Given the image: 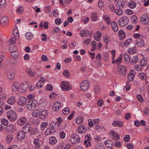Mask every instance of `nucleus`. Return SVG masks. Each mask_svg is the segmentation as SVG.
Segmentation results:
<instances>
[{"mask_svg": "<svg viewBox=\"0 0 149 149\" xmlns=\"http://www.w3.org/2000/svg\"><path fill=\"white\" fill-rule=\"evenodd\" d=\"M13 138L10 136H7L6 138V141L8 143H10L13 140Z\"/></svg>", "mask_w": 149, "mask_h": 149, "instance_id": "obj_63", "label": "nucleus"}, {"mask_svg": "<svg viewBox=\"0 0 149 149\" xmlns=\"http://www.w3.org/2000/svg\"><path fill=\"white\" fill-rule=\"evenodd\" d=\"M144 113L146 115H149V109L147 107L145 108L144 110Z\"/></svg>", "mask_w": 149, "mask_h": 149, "instance_id": "obj_59", "label": "nucleus"}, {"mask_svg": "<svg viewBox=\"0 0 149 149\" xmlns=\"http://www.w3.org/2000/svg\"><path fill=\"white\" fill-rule=\"evenodd\" d=\"M61 106L53 105V109L54 111H58L61 109Z\"/></svg>", "mask_w": 149, "mask_h": 149, "instance_id": "obj_48", "label": "nucleus"}, {"mask_svg": "<svg viewBox=\"0 0 149 149\" xmlns=\"http://www.w3.org/2000/svg\"><path fill=\"white\" fill-rule=\"evenodd\" d=\"M145 74L143 73H139L138 74L139 77L141 79L144 80L146 79V77L145 76Z\"/></svg>", "mask_w": 149, "mask_h": 149, "instance_id": "obj_47", "label": "nucleus"}, {"mask_svg": "<svg viewBox=\"0 0 149 149\" xmlns=\"http://www.w3.org/2000/svg\"><path fill=\"white\" fill-rule=\"evenodd\" d=\"M56 123H54V122L53 123H51L50 124V126H51L49 129L54 130V128L56 127Z\"/></svg>", "mask_w": 149, "mask_h": 149, "instance_id": "obj_57", "label": "nucleus"}, {"mask_svg": "<svg viewBox=\"0 0 149 149\" xmlns=\"http://www.w3.org/2000/svg\"><path fill=\"white\" fill-rule=\"evenodd\" d=\"M25 133L23 131H20L17 134V139L19 140H22L25 137Z\"/></svg>", "mask_w": 149, "mask_h": 149, "instance_id": "obj_10", "label": "nucleus"}, {"mask_svg": "<svg viewBox=\"0 0 149 149\" xmlns=\"http://www.w3.org/2000/svg\"><path fill=\"white\" fill-rule=\"evenodd\" d=\"M137 44L140 47H142L144 45V41L141 38L137 39Z\"/></svg>", "mask_w": 149, "mask_h": 149, "instance_id": "obj_24", "label": "nucleus"}, {"mask_svg": "<svg viewBox=\"0 0 149 149\" xmlns=\"http://www.w3.org/2000/svg\"><path fill=\"white\" fill-rule=\"evenodd\" d=\"M8 22V19L6 17H3L1 19V23L4 24V25H7Z\"/></svg>", "mask_w": 149, "mask_h": 149, "instance_id": "obj_23", "label": "nucleus"}, {"mask_svg": "<svg viewBox=\"0 0 149 149\" xmlns=\"http://www.w3.org/2000/svg\"><path fill=\"white\" fill-rule=\"evenodd\" d=\"M138 59V58L137 56H135L132 58L131 63L132 64L134 65L137 63Z\"/></svg>", "mask_w": 149, "mask_h": 149, "instance_id": "obj_35", "label": "nucleus"}, {"mask_svg": "<svg viewBox=\"0 0 149 149\" xmlns=\"http://www.w3.org/2000/svg\"><path fill=\"white\" fill-rule=\"evenodd\" d=\"M103 18L104 19L107 21V24L108 25H109L110 24L111 20L109 17L107 15H105L103 17Z\"/></svg>", "mask_w": 149, "mask_h": 149, "instance_id": "obj_32", "label": "nucleus"}, {"mask_svg": "<svg viewBox=\"0 0 149 149\" xmlns=\"http://www.w3.org/2000/svg\"><path fill=\"white\" fill-rule=\"evenodd\" d=\"M7 116L11 121H14L16 119V113L13 110H10L8 111L7 113Z\"/></svg>", "mask_w": 149, "mask_h": 149, "instance_id": "obj_1", "label": "nucleus"}, {"mask_svg": "<svg viewBox=\"0 0 149 149\" xmlns=\"http://www.w3.org/2000/svg\"><path fill=\"white\" fill-rule=\"evenodd\" d=\"M71 140L73 143L77 144L80 142V138L77 134H74L71 136Z\"/></svg>", "mask_w": 149, "mask_h": 149, "instance_id": "obj_6", "label": "nucleus"}, {"mask_svg": "<svg viewBox=\"0 0 149 149\" xmlns=\"http://www.w3.org/2000/svg\"><path fill=\"white\" fill-rule=\"evenodd\" d=\"M15 102V98L14 96H11L9 97L7 100L8 103L10 105L13 104Z\"/></svg>", "mask_w": 149, "mask_h": 149, "instance_id": "obj_18", "label": "nucleus"}, {"mask_svg": "<svg viewBox=\"0 0 149 149\" xmlns=\"http://www.w3.org/2000/svg\"><path fill=\"white\" fill-rule=\"evenodd\" d=\"M103 40L104 42L107 43H108L110 41L109 39L107 36L104 37Z\"/></svg>", "mask_w": 149, "mask_h": 149, "instance_id": "obj_56", "label": "nucleus"}, {"mask_svg": "<svg viewBox=\"0 0 149 149\" xmlns=\"http://www.w3.org/2000/svg\"><path fill=\"white\" fill-rule=\"evenodd\" d=\"M89 85V81L88 80L83 81L80 84V88L81 90L83 91H87Z\"/></svg>", "mask_w": 149, "mask_h": 149, "instance_id": "obj_3", "label": "nucleus"}, {"mask_svg": "<svg viewBox=\"0 0 149 149\" xmlns=\"http://www.w3.org/2000/svg\"><path fill=\"white\" fill-rule=\"evenodd\" d=\"M97 16L96 13H93L91 14V19L92 21H95L97 19Z\"/></svg>", "mask_w": 149, "mask_h": 149, "instance_id": "obj_26", "label": "nucleus"}, {"mask_svg": "<svg viewBox=\"0 0 149 149\" xmlns=\"http://www.w3.org/2000/svg\"><path fill=\"white\" fill-rule=\"evenodd\" d=\"M100 121V120L99 119H95L93 120V125H96V126L95 127V128L96 130L98 129L99 128V127L98 126V125Z\"/></svg>", "mask_w": 149, "mask_h": 149, "instance_id": "obj_34", "label": "nucleus"}, {"mask_svg": "<svg viewBox=\"0 0 149 149\" xmlns=\"http://www.w3.org/2000/svg\"><path fill=\"white\" fill-rule=\"evenodd\" d=\"M128 22V18L127 17L124 16L119 19L118 23L120 26H124L127 25Z\"/></svg>", "mask_w": 149, "mask_h": 149, "instance_id": "obj_4", "label": "nucleus"}, {"mask_svg": "<svg viewBox=\"0 0 149 149\" xmlns=\"http://www.w3.org/2000/svg\"><path fill=\"white\" fill-rule=\"evenodd\" d=\"M13 84V85L12 86L13 90V91L15 92L18 89L19 85L17 82H15Z\"/></svg>", "mask_w": 149, "mask_h": 149, "instance_id": "obj_27", "label": "nucleus"}, {"mask_svg": "<svg viewBox=\"0 0 149 149\" xmlns=\"http://www.w3.org/2000/svg\"><path fill=\"white\" fill-rule=\"evenodd\" d=\"M27 102H28L27 98L24 97H20L17 101L18 104L21 106H22L26 104Z\"/></svg>", "mask_w": 149, "mask_h": 149, "instance_id": "obj_8", "label": "nucleus"}, {"mask_svg": "<svg viewBox=\"0 0 149 149\" xmlns=\"http://www.w3.org/2000/svg\"><path fill=\"white\" fill-rule=\"evenodd\" d=\"M26 121L27 119L25 117H21L18 120L17 124L19 125L23 126L26 123Z\"/></svg>", "mask_w": 149, "mask_h": 149, "instance_id": "obj_11", "label": "nucleus"}, {"mask_svg": "<svg viewBox=\"0 0 149 149\" xmlns=\"http://www.w3.org/2000/svg\"><path fill=\"white\" fill-rule=\"evenodd\" d=\"M41 59L42 61L45 62H47L48 60V59L47 57V56H46L44 55H42V56Z\"/></svg>", "mask_w": 149, "mask_h": 149, "instance_id": "obj_53", "label": "nucleus"}, {"mask_svg": "<svg viewBox=\"0 0 149 149\" xmlns=\"http://www.w3.org/2000/svg\"><path fill=\"white\" fill-rule=\"evenodd\" d=\"M116 13L118 15H120L123 14V11L119 9H116L115 11Z\"/></svg>", "mask_w": 149, "mask_h": 149, "instance_id": "obj_49", "label": "nucleus"}, {"mask_svg": "<svg viewBox=\"0 0 149 149\" xmlns=\"http://www.w3.org/2000/svg\"><path fill=\"white\" fill-rule=\"evenodd\" d=\"M17 51V47L15 45H13L10 47L9 51L10 53L13 52Z\"/></svg>", "mask_w": 149, "mask_h": 149, "instance_id": "obj_36", "label": "nucleus"}, {"mask_svg": "<svg viewBox=\"0 0 149 149\" xmlns=\"http://www.w3.org/2000/svg\"><path fill=\"white\" fill-rule=\"evenodd\" d=\"M65 133L63 131H61L60 133V136L62 139L65 138Z\"/></svg>", "mask_w": 149, "mask_h": 149, "instance_id": "obj_60", "label": "nucleus"}, {"mask_svg": "<svg viewBox=\"0 0 149 149\" xmlns=\"http://www.w3.org/2000/svg\"><path fill=\"white\" fill-rule=\"evenodd\" d=\"M24 11V8L22 6L18 8L17 10V12L19 13L22 14Z\"/></svg>", "mask_w": 149, "mask_h": 149, "instance_id": "obj_46", "label": "nucleus"}, {"mask_svg": "<svg viewBox=\"0 0 149 149\" xmlns=\"http://www.w3.org/2000/svg\"><path fill=\"white\" fill-rule=\"evenodd\" d=\"M116 6L119 9H122L124 7V3L121 1H119L116 4Z\"/></svg>", "mask_w": 149, "mask_h": 149, "instance_id": "obj_20", "label": "nucleus"}, {"mask_svg": "<svg viewBox=\"0 0 149 149\" xmlns=\"http://www.w3.org/2000/svg\"><path fill=\"white\" fill-rule=\"evenodd\" d=\"M50 8V7L49 6L45 7L44 8V11L45 12V13H48L49 12Z\"/></svg>", "mask_w": 149, "mask_h": 149, "instance_id": "obj_62", "label": "nucleus"}, {"mask_svg": "<svg viewBox=\"0 0 149 149\" xmlns=\"http://www.w3.org/2000/svg\"><path fill=\"white\" fill-rule=\"evenodd\" d=\"M51 134L52 133L51 132L50 129L49 128H47L45 132V134L46 135H48Z\"/></svg>", "mask_w": 149, "mask_h": 149, "instance_id": "obj_64", "label": "nucleus"}, {"mask_svg": "<svg viewBox=\"0 0 149 149\" xmlns=\"http://www.w3.org/2000/svg\"><path fill=\"white\" fill-rule=\"evenodd\" d=\"M15 76V74H14L13 72H9L7 75L8 78L10 79L11 80L14 79Z\"/></svg>", "mask_w": 149, "mask_h": 149, "instance_id": "obj_42", "label": "nucleus"}, {"mask_svg": "<svg viewBox=\"0 0 149 149\" xmlns=\"http://www.w3.org/2000/svg\"><path fill=\"white\" fill-rule=\"evenodd\" d=\"M114 127H121L123 126V122L119 120H114L112 124Z\"/></svg>", "mask_w": 149, "mask_h": 149, "instance_id": "obj_15", "label": "nucleus"}, {"mask_svg": "<svg viewBox=\"0 0 149 149\" xmlns=\"http://www.w3.org/2000/svg\"><path fill=\"white\" fill-rule=\"evenodd\" d=\"M48 112L47 110H42L39 113V118L42 120L45 119L47 117Z\"/></svg>", "mask_w": 149, "mask_h": 149, "instance_id": "obj_9", "label": "nucleus"}, {"mask_svg": "<svg viewBox=\"0 0 149 149\" xmlns=\"http://www.w3.org/2000/svg\"><path fill=\"white\" fill-rule=\"evenodd\" d=\"M48 125V123L46 122H42L41 125V128L42 130H45L46 127Z\"/></svg>", "mask_w": 149, "mask_h": 149, "instance_id": "obj_38", "label": "nucleus"}, {"mask_svg": "<svg viewBox=\"0 0 149 149\" xmlns=\"http://www.w3.org/2000/svg\"><path fill=\"white\" fill-rule=\"evenodd\" d=\"M134 77V74H132L129 73L128 76V79L130 81H132L133 80Z\"/></svg>", "mask_w": 149, "mask_h": 149, "instance_id": "obj_40", "label": "nucleus"}, {"mask_svg": "<svg viewBox=\"0 0 149 149\" xmlns=\"http://www.w3.org/2000/svg\"><path fill=\"white\" fill-rule=\"evenodd\" d=\"M95 149H104V146L102 143L97 144L95 146Z\"/></svg>", "mask_w": 149, "mask_h": 149, "instance_id": "obj_31", "label": "nucleus"}, {"mask_svg": "<svg viewBox=\"0 0 149 149\" xmlns=\"http://www.w3.org/2000/svg\"><path fill=\"white\" fill-rule=\"evenodd\" d=\"M37 104V101L35 100H29L28 101L26 106L27 108L29 110H33L36 107Z\"/></svg>", "mask_w": 149, "mask_h": 149, "instance_id": "obj_2", "label": "nucleus"}, {"mask_svg": "<svg viewBox=\"0 0 149 149\" xmlns=\"http://www.w3.org/2000/svg\"><path fill=\"white\" fill-rule=\"evenodd\" d=\"M30 129L31 130V131H30V132H31V133L32 134H33L36 133L37 131V129L35 127L32 128L31 127V128H30Z\"/></svg>", "mask_w": 149, "mask_h": 149, "instance_id": "obj_51", "label": "nucleus"}, {"mask_svg": "<svg viewBox=\"0 0 149 149\" xmlns=\"http://www.w3.org/2000/svg\"><path fill=\"white\" fill-rule=\"evenodd\" d=\"M84 118L81 116L77 117L75 119V122L77 124L81 123L84 121Z\"/></svg>", "mask_w": 149, "mask_h": 149, "instance_id": "obj_22", "label": "nucleus"}, {"mask_svg": "<svg viewBox=\"0 0 149 149\" xmlns=\"http://www.w3.org/2000/svg\"><path fill=\"white\" fill-rule=\"evenodd\" d=\"M39 113L38 110H34L32 113V116L33 117H36L38 114L39 115Z\"/></svg>", "mask_w": 149, "mask_h": 149, "instance_id": "obj_44", "label": "nucleus"}, {"mask_svg": "<svg viewBox=\"0 0 149 149\" xmlns=\"http://www.w3.org/2000/svg\"><path fill=\"white\" fill-rule=\"evenodd\" d=\"M61 88L64 91L69 90L70 89V87L69 84V83L67 81H63L60 84Z\"/></svg>", "mask_w": 149, "mask_h": 149, "instance_id": "obj_5", "label": "nucleus"}, {"mask_svg": "<svg viewBox=\"0 0 149 149\" xmlns=\"http://www.w3.org/2000/svg\"><path fill=\"white\" fill-rule=\"evenodd\" d=\"M1 123L2 125L6 126L8 125V120L5 118H3L1 120Z\"/></svg>", "mask_w": 149, "mask_h": 149, "instance_id": "obj_43", "label": "nucleus"}, {"mask_svg": "<svg viewBox=\"0 0 149 149\" xmlns=\"http://www.w3.org/2000/svg\"><path fill=\"white\" fill-rule=\"evenodd\" d=\"M141 22L145 24H147L149 22L148 16L146 15H143L141 19Z\"/></svg>", "mask_w": 149, "mask_h": 149, "instance_id": "obj_14", "label": "nucleus"}, {"mask_svg": "<svg viewBox=\"0 0 149 149\" xmlns=\"http://www.w3.org/2000/svg\"><path fill=\"white\" fill-rule=\"evenodd\" d=\"M10 53L11 56L14 58H17L19 55V52L17 51Z\"/></svg>", "mask_w": 149, "mask_h": 149, "instance_id": "obj_33", "label": "nucleus"}, {"mask_svg": "<svg viewBox=\"0 0 149 149\" xmlns=\"http://www.w3.org/2000/svg\"><path fill=\"white\" fill-rule=\"evenodd\" d=\"M72 0H59L60 3L61 5L64 4L63 2L66 3H69Z\"/></svg>", "mask_w": 149, "mask_h": 149, "instance_id": "obj_45", "label": "nucleus"}, {"mask_svg": "<svg viewBox=\"0 0 149 149\" xmlns=\"http://www.w3.org/2000/svg\"><path fill=\"white\" fill-rule=\"evenodd\" d=\"M57 140L54 136H52L49 139V143L52 145L55 144L57 142Z\"/></svg>", "mask_w": 149, "mask_h": 149, "instance_id": "obj_17", "label": "nucleus"}, {"mask_svg": "<svg viewBox=\"0 0 149 149\" xmlns=\"http://www.w3.org/2000/svg\"><path fill=\"white\" fill-rule=\"evenodd\" d=\"M93 33L92 31L90 32L88 30H84L80 31L79 35L81 37H86L92 36Z\"/></svg>", "mask_w": 149, "mask_h": 149, "instance_id": "obj_7", "label": "nucleus"}, {"mask_svg": "<svg viewBox=\"0 0 149 149\" xmlns=\"http://www.w3.org/2000/svg\"><path fill=\"white\" fill-rule=\"evenodd\" d=\"M110 133L111 134L113 139L115 140H118L120 139V136L114 130H111Z\"/></svg>", "mask_w": 149, "mask_h": 149, "instance_id": "obj_12", "label": "nucleus"}, {"mask_svg": "<svg viewBox=\"0 0 149 149\" xmlns=\"http://www.w3.org/2000/svg\"><path fill=\"white\" fill-rule=\"evenodd\" d=\"M137 98L138 100L140 102H142L143 101V97L140 94L138 95H137Z\"/></svg>", "mask_w": 149, "mask_h": 149, "instance_id": "obj_50", "label": "nucleus"}, {"mask_svg": "<svg viewBox=\"0 0 149 149\" xmlns=\"http://www.w3.org/2000/svg\"><path fill=\"white\" fill-rule=\"evenodd\" d=\"M31 126L30 125H25L22 128V131L25 133V134L30 132L31 131L30 130Z\"/></svg>", "mask_w": 149, "mask_h": 149, "instance_id": "obj_21", "label": "nucleus"}, {"mask_svg": "<svg viewBox=\"0 0 149 149\" xmlns=\"http://www.w3.org/2000/svg\"><path fill=\"white\" fill-rule=\"evenodd\" d=\"M104 143L106 147L109 148L111 147L113 144V142L110 140H107L105 141Z\"/></svg>", "mask_w": 149, "mask_h": 149, "instance_id": "obj_19", "label": "nucleus"}, {"mask_svg": "<svg viewBox=\"0 0 149 149\" xmlns=\"http://www.w3.org/2000/svg\"><path fill=\"white\" fill-rule=\"evenodd\" d=\"M25 37L28 40L31 39L33 37V35L30 32H28L25 34Z\"/></svg>", "mask_w": 149, "mask_h": 149, "instance_id": "obj_29", "label": "nucleus"}, {"mask_svg": "<svg viewBox=\"0 0 149 149\" xmlns=\"http://www.w3.org/2000/svg\"><path fill=\"white\" fill-rule=\"evenodd\" d=\"M26 72L29 74V75L31 77H33L35 75V72L34 71H32L31 69H27Z\"/></svg>", "mask_w": 149, "mask_h": 149, "instance_id": "obj_37", "label": "nucleus"}, {"mask_svg": "<svg viewBox=\"0 0 149 149\" xmlns=\"http://www.w3.org/2000/svg\"><path fill=\"white\" fill-rule=\"evenodd\" d=\"M128 5L129 8L131 9H133L136 7V4L134 2L131 1L130 3H128Z\"/></svg>", "mask_w": 149, "mask_h": 149, "instance_id": "obj_28", "label": "nucleus"}, {"mask_svg": "<svg viewBox=\"0 0 149 149\" xmlns=\"http://www.w3.org/2000/svg\"><path fill=\"white\" fill-rule=\"evenodd\" d=\"M46 89L47 90L52 91L53 90V87L51 85L48 84L46 88Z\"/></svg>", "mask_w": 149, "mask_h": 149, "instance_id": "obj_52", "label": "nucleus"}, {"mask_svg": "<svg viewBox=\"0 0 149 149\" xmlns=\"http://www.w3.org/2000/svg\"><path fill=\"white\" fill-rule=\"evenodd\" d=\"M77 130L79 133L83 134L86 132L87 129L85 126L81 125L79 126Z\"/></svg>", "mask_w": 149, "mask_h": 149, "instance_id": "obj_13", "label": "nucleus"}, {"mask_svg": "<svg viewBox=\"0 0 149 149\" xmlns=\"http://www.w3.org/2000/svg\"><path fill=\"white\" fill-rule=\"evenodd\" d=\"M111 26L112 29L114 32H116L118 31V27L116 22L113 21L111 24Z\"/></svg>", "mask_w": 149, "mask_h": 149, "instance_id": "obj_16", "label": "nucleus"}, {"mask_svg": "<svg viewBox=\"0 0 149 149\" xmlns=\"http://www.w3.org/2000/svg\"><path fill=\"white\" fill-rule=\"evenodd\" d=\"M63 74L65 77L67 78H69L70 76V72L67 70H65L63 71Z\"/></svg>", "mask_w": 149, "mask_h": 149, "instance_id": "obj_30", "label": "nucleus"}, {"mask_svg": "<svg viewBox=\"0 0 149 149\" xmlns=\"http://www.w3.org/2000/svg\"><path fill=\"white\" fill-rule=\"evenodd\" d=\"M90 136L91 135H90L89 136H88V135H86L85 136L86 140L84 141V145L87 148L88 147V145L87 143H88V141H91V138L90 137Z\"/></svg>", "mask_w": 149, "mask_h": 149, "instance_id": "obj_25", "label": "nucleus"}, {"mask_svg": "<svg viewBox=\"0 0 149 149\" xmlns=\"http://www.w3.org/2000/svg\"><path fill=\"white\" fill-rule=\"evenodd\" d=\"M62 112L65 115H68L70 113V110L68 107H65L63 109Z\"/></svg>", "mask_w": 149, "mask_h": 149, "instance_id": "obj_39", "label": "nucleus"}, {"mask_svg": "<svg viewBox=\"0 0 149 149\" xmlns=\"http://www.w3.org/2000/svg\"><path fill=\"white\" fill-rule=\"evenodd\" d=\"M60 29L58 27L55 28L54 29V30L52 31L53 33H54L55 32L57 33L60 31Z\"/></svg>", "mask_w": 149, "mask_h": 149, "instance_id": "obj_61", "label": "nucleus"}, {"mask_svg": "<svg viewBox=\"0 0 149 149\" xmlns=\"http://www.w3.org/2000/svg\"><path fill=\"white\" fill-rule=\"evenodd\" d=\"M61 22V20L59 18H57L55 20V23L57 25L60 24Z\"/></svg>", "mask_w": 149, "mask_h": 149, "instance_id": "obj_55", "label": "nucleus"}, {"mask_svg": "<svg viewBox=\"0 0 149 149\" xmlns=\"http://www.w3.org/2000/svg\"><path fill=\"white\" fill-rule=\"evenodd\" d=\"M122 55L120 54L119 55L118 57L117 58L116 61V63L117 65L120 64L121 63V61H122Z\"/></svg>", "mask_w": 149, "mask_h": 149, "instance_id": "obj_41", "label": "nucleus"}, {"mask_svg": "<svg viewBox=\"0 0 149 149\" xmlns=\"http://www.w3.org/2000/svg\"><path fill=\"white\" fill-rule=\"evenodd\" d=\"M94 91L95 92L97 93L100 90V88L97 85L95 86H94Z\"/></svg>", "mask_w": 149, "mask_h": 149, "instance_id": "obj_54", "label": "nucleus"}, {"mask_svg": "<svg viewBox=\"0 0 149 149\" xmlns=\"http://www.w3.org/2000/svg\"><path fill=\"white\" fill-rule=\"evenodd\" d=\"M127 147L129 149H132L134 148V146L132 143H129L127 144Z\"/></svg>", "mask_w": 149, "mask_h": 149, "instance_id": "obj_58", "label": "nucleus"}]
</instances>
